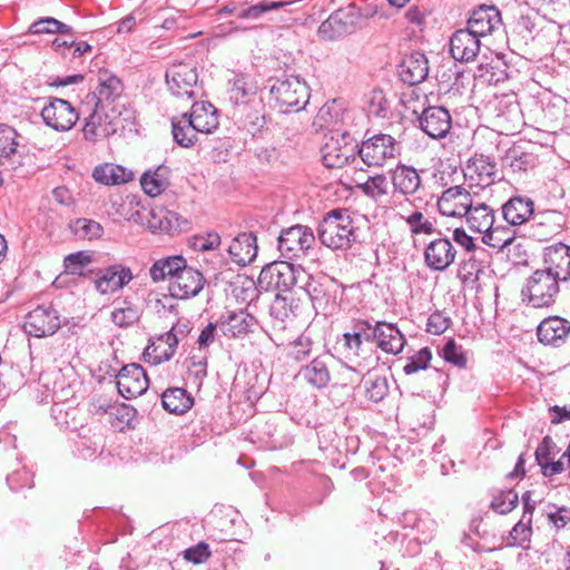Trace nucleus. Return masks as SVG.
Listing matches in <instances>:
<instances>
[{"mask_svg": "<svg viewBox=\"0 0 570 570\" xmlns=\"http://www.w3.org/2000/svg\"><path fill=\"white\" fill-rule=\"evenodd\" d=\"M302 312V304L299 298L294 296H285L277 294L269 307L271 317L284 327V323L288 320L297 317Z\"/></svg>", "mask_w": 570, "mask_h": 570, "instance_id": "nucleus-35", "label": "nucleus"}, {"mask_svg": "<svg viewBox=\"0 0 570 570\" xmlns=\"http://www.w3.org/2000/svg\"><path fill=\"white\" fill-rule=\"evenodd\" d=\"M60 324L58 312L51 304L39 305L26 315L23 328L31 336L45 337L55 334Z\"/></svg>", "mask_w": 570, "mask_h": 570, "instance_id": "nucleus-12", "label": "nucleus"}, {"mask_svg": "<svg viewBox=\"0 0 570 570\" xmlns=\"http://www.w3.org/2000/svg\"><path fill=\"white\" fill-rule=\"evenodd\" d=\"M161 403L167 412L184 414L194 405V399L181 387H170L163 393Z\"/></svg>", "mask_w": 570, "mask_h": 570, "instance_id": "nucleus-40", "label": "nucleus"}, {"mask_svg": "<svg viewBox=\"0 0 570 570\" xmlns=\"http://www.w3.org/2000/svg\"><path fill=\"white\" fill-rule=\"evenodd\" d=\"M432 360V352L429 347H423L414 355L407 358L403 371L406 375L414 374L421 370L428 368Z\"/></svg>", "mask_w": 570, "mask_h": 570, "instance_id": "nucleus-56", "label": "nucleus"}, {"mask_svg": "<svg viewBox=\"0 0 570 570\" xmlns=\"http://www.w3.org/2000/svg\"><path fill=\"white\" fill-rule=\"evenodd\" d=\"M480 38L470 30L459 29L450 39V53L456 61L469 62L474 60L480 51Z\"/></svg>", "mask_w": 570, "mask_h": 570, "instance_id": "nucleus-26", "label": "nucleus"}, {"mask_svg": "<svg viewBox=\"0 0 570 570\" xmlns=\"http://www.w3.org/2000/svg\"><path fill=\"white\" fill-rule=\"evenodd\" d=\"M207 376V360L206 357L191 356L188 365V377L193 379L194 383L199 387L203 380Z\"/></svg>", "mask_w": 570, "mask_h": 570, "instance_id": "nucleus-60", "label": "nucleus"}, {"mask_svg": "<svg viewBox=\"0 0 570 570\" xmlns=\"http://www.w3.org/2000/svg\"><path fill=\"white\" fill-rule=\"evenodd\" d=\"M98 80L99 83L96 90L86 96L83 108H88L91 105H99L107 108L117 106L119 108L116 101L122 92L120 79L105 71L99 73Z\"/></svg>", "mask_w": 570, "mask_h": 570, "instance_id": "nucleus-17", "label": "nucleus"}, {"mask_svg": "<svg viewBox=\"0 0 570 570\" xmlns=\"http://www.w3.org/2000/svg\"><path fill=\"white\" fill-rule=\"evenodd\" d=\"M399 75L409 85L421 83L429 75L428 59L422 52H413L405 57L399 67Z\"/></svg>", "mask_w": 570, "mask_h": 570, "instance_id": "nucleus-32", "label": "nucleus"}, {"mask_svg": "<svg viewBox=\"0 0 570 570\" xmlns=\"http://www.w3.org/2000/svg\"><path fill=\"white\" fill-rule=\"evenodd\" d=\"M184 557L186 560L195 564L203 563L210 557L209 547L205 542H199L198 544L186 549Z\"/></svg>", "mask_w": 570, "mask_h": 570, "instance_id": "nucleus-63", "label": "nucleus"}, {"mask_svg": "<svg viewBox=\"0 0 570 570\" xmlns=\"http://www.w3.org/2000/svg\"><path fill=\"white\" fill-rule=\"evenodd\" d=\"M171 134L174 141L183 148H190L198 141V132L183 114L171 118Z\"/></svg>", "mask_w": 570, "mask_h": 570, "instance_id": "nucleus-41", "label": "nucleus"}, {"mask_svg": "<svg viewBox=\"0 0 570 570\" xmlns=\"http://www.w3.org/2000/svg\"><path fill=\"white\" fill-rule=\"evenodd\" d=\"M544 271L561 282L570 281V246L557 243L544 250Z\"/></svg>", "mask_w": 570, "mask_h": 570, "instance_id": "nucleus-22", "label": "nucleus"}, {"mask_svg": "<svg viewBox=\"0 0 570 570\" xmlns=\"http://www.w3.org/2000/svg\"><path fill=\"white\" fill-rule=\"evenodd\" d=\"M367 112L377 118H385L390 110V104L380 89L372 90L367 96Z\"/></svg>", "mask_w": 570, "mask_h": 570, "instance_id": "nucleus-55", "label": "nucleus"}, {"mask_svg": "<svg viewBox=\"0 0 570 570\" xmlns=\"http://www.w3.org/2000/svg\"><path fill=\"white\" fill-rule=\"evenodd\" d=\"M392 184L394 191L404 196L414 195L421 186L419 171L406 165H397L392 171Z\"/></svg>", "mask_w": 570, "mask_h": 570, "instance_id": "nucleus-34", "label": "nucleus"}, {"mask_svg": "<svg viewBox=\"0 0 570 570\" xmlns=\"http://www.w3.org/2000/svg\"><path fill=\"white\" fill-rule=\"evenodd\" d=\"M79 114L68 100L61 98H51L41 110L43 121L57 131L71 129L79 119Z\"/></svg>", "mask_w": 570, "mask_h": 570, "instance_id": "nucleus-14", "label": "nucleus"}, {"mask_svg": "<svg viewBox=\"0 0 570 570\" xmlns=\"http://www.w3.org/2000/svg\"><path fill=\"white\" fill-rule=\"evenodd\" d=\"M464 176L478 186H491L498 179L497 164L490 156L475 154L468 160Z\"/></svg>", "mask_w": 570, "mask_h": 570, "instance_id": "nucleus-21", "label": "nucleus"}, {"mask_svg": "<svg viewBox=\"0 0 570 570\" xmlns=\"http://www.w3.org/2000/svg\"><path fill=\"white\" fill-rule=\"evenodd\" d=\"M116 383L119 394L127 400L140 396L149 385L145 370L136 363L122 366L117 375Z\"/></svg>", "mask_w": 570, "mask_h": 570, "instance_id": "nucleus-16", "label": "nucleus"}, {"mask_svg": "<svg viewBox=\"0 0 570 570\" xmlns=\"http://www.w3.org/2000/svg\"><path fill=\"white\" fill-rule=\"evenodd\" d=\"M18 138L19 134L14 128L0 125V165L14 169L22 164Z\"/></svg>", "mask_w": 570, "mask_h": 570, "instance_id": "nucleus-29", "label": "nucleus"}, {"mask_svg": "<svg viewBox=\"0 0 570 570\" xmlns=\"http://www.w3.org/2000/svg\"><path fill=\"white\" fill-rule=\"evenodd\" d=\"M232 117L239 126L245 128L252 135L259 132L266 125L265 106L263 98L259 99V106L254 102L247 105H239L232 109Z\"/></svg>", "mask_w": 570, "mask_h": 570, "instance_id": "nucleus-27", "label": "nucleus"}, {"mask_svg": "<svg viewBox=\"0 0 570 570\" xmlns=\"http://www.w3.org/2000/svg\"><path fill=\"white\" fill-rule=\"evenodd\" d=\"M554 449L553 440L549 435L544 436L534 453L538 465H544L549 460H552Z\"/></svg>", "mask_w": 570, "mask_h": 570, "instance_id": "nucleus-64", "label": "nucleus"}, {"mask_svg": "<svg viewBox=\"0 0 570 570\" xmlns=\"http://www.w3.org/2000/svg\"><path fill=\"white\" fill-rule=\"evenodd\" d=\"M464 217L472 230L482 234L488 232L494 224V212L484 203L473 202Z\"/></svg>", "mask_w": 570, "mask_h": 570, "instance_id": "nucleus-38", "label": "nucleus"}, {"mask_svg": "<svg viewBox=\"0 0 570 570\" xmlns=\"http://www.w3.org/2000/svg\"><path fill=\"white\" fill-rule=\"evenodd\" d=\"M166 83L174 96L193 99L198 85L196 66L191 61L174 63L166 71Z\"/></svg>", "mask_w": 570, "mask_h": 570, "instance_id": "nucleus-10", "label": "nucleus"}, {"mask_svg": "<svg viewBox=\"0 0 570 570\" xmlns=\"http://www.w3.org/2000/svg\"><path fill=\"white\" fill-rule=\"evenodd\" d=\"M365 396L373 402H381L389 393L387 380L376 373L368 372L363 380Z\"/></svg>", "mask_w": 570, "mask_h": 570, "instance_id": "nucleus-48", "label": "nucleus"}, {"mask_svg": "<svg viewBox=\"0 0 570 570\" xmlns=\"http://www.w3.org/2000/svg\"><path fill=\"white\" fill-rule=\"evenodd\" d=\"M519 502L518 493L510 489L494 494L491 501V509L500 514L511 512Z\"/></svg>", "mask_w": 570, "mask_h": 570, "instance_id": "nucleus-53", "label": "nucleus"}, {"mask_svg": "<svg viewBox=\"0 0 570 570\" xmlns=\"http://www.w3.org/2000/svg\"><path fill=\"white\" fill-rule=\"evenodd\" d=\"M167 347L158 352L159 345L148 346L145 351V357H148L154 364H160L161 362L169 361L176 353V348L180 340L171 331L159 337Z\"/></svg>", "mask_w": 570, "mask_h": 570, "instance_id": "nucleus-45", "label": "nucleus"}, {"mask_svg": "<svg viewBox=\"0 0 570 570\" xmlns=\"http://www.w3.org/2000/svg\"><path fill=\"white\" fill-rule=\"evenodd\" d=\"M256 324L257 321L252 314L238 309L223 314L218 321V328L226 337L237 338L253 332Z\"/></svg>", "mask_w": 570, "mask_h": 570, "instance_id": "nucleus-23", "label": "nucleus"}, {"mask_svg": "<svg viewBox=\"0 0 570 570\" xmlns=\"http://www.w3.org/2000/svg\"><path fill=\"white\" fill-rule=\"evenodd\" d=\"M126 306L116 307L111 313V320L119 327H128L139 321L140 314L137 307L124 302Z\"/></svg>", "mask_w": 570, "mask_h": 570, "instance_id": "nucleus-54", "label": "nucleus"}, {"mask_svg": "<svg viewBox=\"0 0 570 570\" xmlns=\"http://www.w3.org/2000/svg\"><path fill=\"white\" fill-rule=\"evenodd\" d=\"M357 154L367 166H383L399 154V145L391 135L377 134L364 140Z\"/></svg>", "mask_w": 570, "mask_h": 570, "instance_id": "nucleus-11", "label": "nucleus"}, {"mask_svg": "<svg viewBox=\"0 0 570 570\" xmlns=\"http://www.w3.org/2000/svg\"><path fill=\"white\" fill-rule=\"evenodd\" d=\"M515 238V232L511 227L507 226H491L482 236V242L488 246L498 249L508 248L513 244Z\"/></svg>", "mask_w": 570, "mask_h": 570, "instance_id": "nucleus-46", "label": "nucleus"}, {"mask_svg": "<svg viewBox=\"0 0 570 570\" xmlns=\"http://www.w3.org/2000/svg\"><path fill=\"white\" fill-rule=\"evenodd\" d=\"M560 282L542 268L534 271L521 291L523 302L533 308L552 306L560 292Z\"/></svg>", "mask_w": 570, "mask_h": 570, "instance_id": "nucleus-7", "label": "nucleus"}, {"mask_svg": "<svg viewBox=\"0 0 570 570\" xmlns=\"http://www.w3.org/2000/svg\"><path fill=\"white\" fill-rule=\"evenodd\" d=\"M271 95L281 112H297L308 102L309 88L299 77L288 76L277 79L272 85Z\"/></svg>", "mask_w": 570, "mask_h": 570, "instance_id": "nucleus-6", "label": "nucleus"}, {"mask_svg": "<svg viewBox=\"0 0 570 570\" xmlns=\"http://www.w3.org/2000/svg\"><path fill=\"white\" fill-rule=\"evenodd\" d=\"M502 24L501 13L494 6H480L468 20L466 29L479 38L485 37Z\"/></svg>", "mask_w": 570, "mask_h": 570, "instance_id": "nucleus-25", "label": "nucleus"}, {"mask_svg": "<svg viewBox=\"0 0 570 570\" xmlns=\"http://www.w3.org/2000/svg\"><path fill=\"white\" fill-rule=\"evenodd\" d=\"M92 261L94 255L88 250L71 253L63 259L65 273L83 278H94L96 271L88 267Z\"/></svg>", "mask_w": 570, "mask_h": 570, "instance_id": "nucleus-39", "label": "nucleus"}, {"mask_svg": "<svg viewBox=\"0 0 570 570\" xmlns=\"http://www.w3.org/2000/svg\"><path fill=\"white\" fill-rule=\"evenodd\" d=\"M227 250L234 263L246 266L257 256L256 236L253 233H242L232 240Z\"/></svg>", "mask_w": 570, "mask_h": 570, "instance_id": "nucleus-31", "label": "nucleus"}, {"mask_svg": "<svg viewBox=\"0 0 570 570\" xmlns=\"http://www.w3.org/2000/svg\"><path fill=\"white\" fill-rule=\"evenodd\" d=\"M75 236L81 239H97L102 234V227L98 222L87 218H78L70 224Z\"/></svg>", "mask_w": 570, "mask_h": 570, "instance_id": "nucleus-51", "label": "nucleus"}, {"mask_svg": "<svg viewBox=\"0 0 570 570\" xmlns=\"http://www.w3.org/2000/svg\"><path fill=\"white\" fill-rule=\"evenodd\" d=\"M405 344V337L395 324L379 322L377 336L375 345L380 350L390 354H399Z\"/></svg>", "mask_w": 570, "mask_h": 570, "instance_id": "nucleus-33", "label": "nucleus"}, {"mask_svg": "<svg viewBox=\"0 0 570 570\" xmlns=\"http://www.w3.org/2000/svg\"><path fill=\"white\" fill-rule=\"evenodd\" d=\"M357 188L367 197L377 199L387 194L389 183L384 175H375L358 184Z\"/></svg>", "mask_w": 570, "mask_h": 570, "instance_id": "nucleus-52", "label": "nucleus"}, {"mask_svg": "<svg viewBox=\"0 0 570 570\" xmlns=\"http://www.w3.org/2000/svg\"><path fill=\"white\" fill-rule=\"evenodd\" d=\"M412 234H433L434 223L423 216L421 212H414L406 218Z\"/></svg>", "mask_w": 570, "mask_h": 570, "instance_id": "nucleus-58", "label": "nucleus"}, {"mask_svg": "<svg viewBox=\"0 0 570 570\" xmlns=\"http://www.w3.org/2000/svg\"><path fill=\"white\" fill-rule=\"evenodd\" d=\"M569 334L570 322L559 316L544 318L537 328L538 340L546 345L559 346Z\"/></svg>", "mask_w": 570, "mask_h": 570, "instance_id": "nucleus-28", "label": "nucleus"}, {"mask_svg": "<svg viewBox=\"0 0 570 570\" xmlns=\"http://www.w3.org/2000/svg\"><path fill=\"white\" fill-rule=\"evenodd\" d=\"M308 274L299 265L279 261L264 266L258 276V286L263 291L288 292L294 286L303 285Z\"/></svg>", "mask_w": 570, "mask_h": 570, "instance_id": "nucleus-4", "label": "nucleus"}, {"mask_svg": "<svg viewBox=\"0 0 570 570\" xmlns=\"http://www.w3.org/2000/svg\"><path fill=\"white\" fill-rule=\"evenodd\" d=\"M149 275L155 283L168 279L169 294L177 299L197 296L206 283L204 275L187 266L186 259L179 255L157 259L149 268Z\"/></svg>", "mask_w": 570, "mask_h": 570, "instance_id": "nucleus-2", "label": "nucleus"}, {"mask_svg": "<svg viewBox=\"0 0 570 570\" xmlns=\"http://www.w3.org/2000/svg\"><path fill=\"white\" fill-rule=\"evenodd\" d=\"M80 112L88 116L82 128L83 136L87 140L96 141L100 138L114 135L120 125V110L117 106L110 108L99 105H91L83 108V102L80 107Z\"/></svg>", "mask_w": 570, "mask_h": 570, "instance_id": "nucleus-8", "label": "nucleus"}, {"mask_svg": "<svg viewBox=\"0 0 570 570\" xmlns=\"http://www.w3.org/2000/svg\"><path fill=\"white\" fill-rule=\"evenodd\" d=\"M549 194L561 209L570 208V175L561 174L550 184Z\"/></svg>", "mask_w": 570, "mask_h": 570, "instance_id": "nucleus-49", "label": "nucleus"}, {"mask_svg": "<svg viewBox=\"0 0 570 570\" xmlns=\"http://www.w3.org/2000/svg\"><path fill=\"white\" fill-rule=\"evenodd\" d=\"M533 214V202L528 198L513 197L502 207V215L511 226L525 223Z\"/></svg>", "mask_w": 570, "mask_h": 570, "instance_id": "nucleus-37", "label": "nucleus"}, {"mask_svg": "<svg viewBox=\"0 0 570 570\" xmlns=\"http://www.w3.org/2000/svg\"><path fill=\"white\" fill-rule=\"evenodd\" d=\"M314 245V233L311 227L305 225H294L285 228L278 236V250L287 259L307 256Z\"/></svg>", "mask_w": 570, "mask_h": 570, "instance_id": "nucleus-9", "label": "nucleus"}, {"mask_svg": "<svg viewBox=\"0 0 570 570\" xmlns=\"http://www.w3.org/2000/svg\"><path fill=\"white\" fill-rule=\"evenodd\" d=\"M301 288L309 297L316 314L330 316L338 309L343 288L334 278L315 279L308 274Z\"/></svg>", "mask_w": 570, "mask_h": 570, "instance_id": "nucleus-5", "label": "nucleus"}, {"mask_svg": "<svg viewBox=\"0 0 570 570\" xmlns=\"http://www.w3.org/2000/svg\"><path fill=\"white\" fill-rule=\"evenodd\" d=\"M502 163L513 173H519L533 168L537 164V157L532 153L524 151L520 146H513L508 149Z\"/></svg>", "mask_w": 570, "mask_h": 570, "instance_id": "nucleus-44", "label": "nucleus"}, {"mask_svg": "<svg viewBox=\"0 0 570 570\" xmlns=\"http://www.w3.org/2000/svg\"><path fill=\"white\" fill-rule=\"evenodd\" d=\"M331 17L335 18L337 27L344 36L355 30L361 18L360 11L354 4L336 10Z\"/></svg>", "mask_w": 570, "mask_h": 570, "instance_id": "nucleus-50", "label": "nucleus"}, {"mask_svg": "<svg viewBox=\"0 0 570 570\" xmlns=\"http://www.w3.org/2000/svg\"><path fill=\"white\" fill-rule=\"evenodd\" d=\"M331 363H333V356L330 354L314 357L308 364L301 367L297 377L314 389H324L331 381Z\"/></svg>", "mask_w": 570, "mask_h": 570, "instance_id": "nucleus-24", "label": "nucleus"}, {"mask_svg": "<svg viewBox=\"0 0 570 570\" xmlns=\"http://www.w3.org/2000/svg\"><path fill=\"white\" fill-rule=\"evenodd\" d=\"M228 99L233 109L250 102L259 106L262 97L258 94V85L250 75L233 71V76L228 79Z\"/></svg>", "mask_w": 570, "mask_h": 570, "instance_id": "nucleus-15", "label": "nucleus"}, {"mask_svg": "<svg viewBox=\"0 0 570 570\" xmlns=\"http://www.w3.org/2000/svg\"><path fill=\"white\" fill-rule=\"evenodd\" d=\"M286 2L263 0L256 4L242 3L237 10V17L244 20L257 21L266 12L283 8Z\"/></svg>", "mask_w": 570, "mask_h": 570, "instance_id": "nucleus-47", "label": "nucleus"}, {"mask_svg": "<svg viewBox=\"0 0 570 570\" xmlns=\"http://www.w3.org/2000/svg\"><path fill=\"white\" fill-rule=\"evenodd\" d=\"M357 227L347 209L328 212L318 225L321 243L332 249H348L357 240Z\"/></svg>", "mask_w": 570, "mask_h": 570, "instance_id": "nucleus-3", "label": "nucleus"}, {"mask_svg": "<svg viewBox=\"0 0 570 570\" xmlns=\"http://www.w3.org/2000/svg\"><path fill=\"white\" fill-rule=\"evenodd\" d=\"M147 226L153 232H176L181 228L180 216L164 207H155L148 213Z\"/></svg>", "mask_w": 570, "mask_h": 570, "instance_id": "nucleus-36", "label": "nucleus"}, {"mask_svg": "<svg viewBox=\"0 0 570 570\" xmlns=\"http://www.w3.org/2000/svg\"><path fill=\"white\" fill-rule=\"evenodd\" d=\"M348 114L336 105V101L325 104L318 111L317 118L328 128L325 142L321 149L323 163L328 168H341L355 160L358 145L352 135L343 127Z\"/></svg>", "mask_w": 570, "mask_h": 570, "instance_id": "nucleus-1", "label": "nucleus"}, {"mask_svg": "<svg viewBox=\"0 0 570 570\" xmlns=\"http://www.w3.org/2000/svg\"><path fill=\"white\" fill-rule=\"evenodd\" d=\"M379 322L372 323L367 320H357L354 323L353 330L356 331L361 341L370 342L375 344V340L377 336Z\"/></svg>", "mask_w": 570, "mask_h": 570, "instance_id": "nucleus-62", "label": "nucleus"}, {"mask_svg": "<svg viewBox=\"0 0 570 570\" xmlns=\"http://www.w3.org/2000/svg\"><path fill=\"white\" fill-rule=\"evenodd\" d=\"M311 352L312 340L302 335L289 345L288 356L296 362H302L311 355Z\"/></svg>", "mask_w": 570, "mask_h": 570, "instance_id": "nucleus-59", "label": "nucleus"}, {"mask_svg": "<svg viewBox=\"0 0 570 570\" xmlns=\"http://www.w3.org/2000/svg\"><path fill=\"white\" fill-rule=\"evenodd\" d=\"M456 249L448 237L439 236L430 240L424 248L425 266L433 272L446 271L455 261Z\"/></svg>", "mask_w": 570, "mask_h": 570, "instance_id": "nucleus-13", "label": "nucleus"}, {"mask_svg": "<svg viewBox=\"0 0 570 570\" xmlns=\"http://www.w3.org/2000/svg\"><path fill=\"white\" fill-rule=\"evenodd\" d=\"M132 273L129 267L121 264L110 265L98 269L94 275L95 288L98 293L106 295L124 288L132 279Z\"/></svg>", "mask_w": 570, "mask_h": 570, "instance_id": "nucleus-18", "label": "nucleus"}, {"mask_svg": "<svg viewBox=\"0 0 570 570\" xmlns=\"http://www.w3.org/2000/svg\"><path fill=\"white\" fill-rule=\"evenodd\" d=\"M420 128L431 138H444L452 126V118L449 110L440 106L425 108L420 118Z\"/></svg>", "mask_w": 570, "mask_h": 570, "instance_id": "nucleus-19", "label": "nucleus"}, {"mask_svg": "<svg viewBox=\"0 0 570 570\" xmlns=\"http://www.w3.org/2000/svg\"><path fill=\"white\" fill-rule=\"evenodd\" d=\"M32 479V473L26 468H22L21 470L10 473L7 476V483L12 491H18L22 488H31Z\"/></svg>", "mask_w": 570, "mask_h": 570, "instance_id": "nucleus-61", "label": "nucleus"}, {"mask_svg": "<svg viewBox=\"0 0 570 570\" xmlns=\"http://www.w3.org/2000/svg\"><path fill=\"white\" fill-rule=\"evenodd\" d=\"M169 173L167 166H159L154 171H146L140 178L144 191L150 197L160 195L169 185Z\"/></svg>", "mask_w": 570, "mask_h": 570, "instance_id": "nucleus-42", "label": "nucleus"}, {"mask_svg": "<svg viewBox=\"0 0 570 570\" xmlns=\"http://www.w3.org/2000/svg\"><path fill=\"white\" fill-rule=\"evenodd\" d=\"M474 199L462 186H453L445 189L438 200L440 213L449 217H463L469 213Z\"/></svg>", "mask_w": 570, "mask_h": 570, "instance_id": "nucleus-20", "label": "nucleus"}, {"mask_svg": "<svg viewBox=\"0 0 570 570\" xmlns=\"http://www.w3.org/2000/svg\"><path fill=\"white\" fill-rule=\"evenodd\" d=\"M132 171L122 166L114 164H105L96 167L92 177L96 181L105 185L124 184L132 179Z\"/></svg>", "mask_w": 570, "mask_h": 570, "instance_id": "nucleus-43", "label": "nucleus"}, {"mask_svg": "<svg viewBox=\"0 0 570 570\" xmlns=\"http://www.w3.org/2000/svg\"><path fill=\"white\" fill-rule=\"evenodd\" d=\"M183 115L187 116L198 134H212L219 125L217 109L209 102H194L190 111Z\"/></svg>", "mask_w": 570, "mask_h": 570, "instance_id": "nucleus-30", "label": "nucleus"}, {"mask_svg": "<svg viewBox=\"0 0 570 570\" xmlns=\"http://www.w3.org/2000/svg\"><path fill=\"white\" fill-rule=\"evenodd\" d=\"M441 354L443 358L458 366V367H465L466 365V356L462 348V346L458 345L456 342L453 338H450L445 342V344L442 347Z\"/></svg>", "mask_w": 570, "mask_h": 570, "instance_id": "nucleus-57", "label": "nucleus"}]
</instances>
